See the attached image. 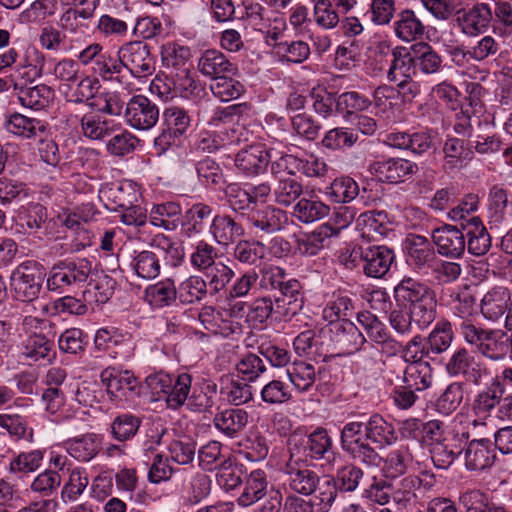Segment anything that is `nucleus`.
Instances as JSON below:
<instances>
[{
    "instance_id": "cd10ccee",
    "label": "nucleus",
    "mask_w": 512,
    "mask_h": 512,
    "mask_svg": "<svg viewBox=\"0 0 512 512\" xmlns=\"http://www.w3.org/2000/svg\"><path fill=\"white\" fill-rule=\"evenodd\" d=\"M444 169L454 170L465 166L474 157V150L469 142L457 137H448L443 146Z\"/></svg>"
},
{
    "instance_id": "b1692460",
    "label": "nucleus",
    "mask_w": 512,
    "mask_h": 512,
    "mask_svg": "<svg viewBox=\"0 0 512 512\" xmlns=\"http://www.w3.org/2000/svg\"><path fill=\"white\" fill-rule=\"evenodd\" d=\"M199 71L212 80L224 75H236L237 65L232 63L221 51L209 49L202 53L198 61Z\"/></svg>"
},
{
    "instance_id": "5fc2aeb1",
    "label": "nucleus",
    "mask_w": 512,
    "mask_h": 512,
    "mask_svg": "<svg viewBox=\"0 0 512 512\" xmlns=\"http://www.w3.org/2000/svg\"><path fill=\"white\" fill-rule=\"evenodd\" d=\"M177 293L181 303L195 304L207 296V283L204 278L192 275L180 283Z\"/></svg>"
},
{
    "instance_id": "774afa93",
    "label": "nucleus",
    "mask_w": 512,
    "mask_h": 512,
    "mask_svg": "<svg viewBox=\"0 0 512 512\" xmlns=\"http://www.w3.org/2000/svg\"><path fill=\"white\" fill-rule=\"evenodd\" d=\"M287 376L299 392L310 390L316 379L314 366L303 361L293 363L287 369Z\"/></svg>"
},
{
    "instance_id": "a19ab883",
    "label": "nucleus",
    "mask_w": 512,
    "mask_h": 512,
    "mask_svg": "<svg viewBox=\"0 0 512 512\" xmlns=\"http://www.w3.org/2000/svg\"><path fill=\"white\" fill-rule=\"evenodd\" d=\"M330 207L317 197L301 198L293 208V215L302 223H312L328 216Z\"/></svg>"
},
{
    "instance_id": "37998d69",
    "label": "nucleus",
    "mask_w": 512,
    "mask_h": 512,
    "mask_svg": "<svg viewBox=\"0 0 512 512\" xmlns=\"http://www.w3.org/2000/svg\"><path fill=\"white\" fill-rule=\"evenodd\" d=\"M220 394L235 406L249 402L253 396L252 388L246 381L234 379L230 375L221 377Z\"/></svg>"
},
{
    "instance_id": "39448f33",
    "label": "nucleus",
    "mask_w": 512,
    "mask_h": 512,
    "mask_svg": "<svg viewBox=\"0 0 512 512\" xmlns=\"http://www.w3.org/2000/svg\"><path fill=\"white\" fill-rule=\"evenodd\" d=\"M289 453L292 458L311 461L334 458L333 440L323 427L316 428L307 436L292 435L288 440Z\"/></svg>"
},
{
    "instance_id": "f704fd0d",
    "label": "nucleus",
    "mask_w": 512,
    "mask_h": 512,
    "mask_svg": "<svg viewBox=\"0 0 512 512\" xmlns=\"http://www.w3.org/2000/svg\"><path fill=\"white\" fill-rule=\"evenodd\" d=\"M394 30L396 36L405 42L421 39L425 34L423 22L410 9L403 10L398 14Z\"/></svg>"
},
{
    "instance_id": "6e6552de",
    "label": "nucleus",
    "mask_w": 512,
    "mask_h": 512,
    "mask_svg": "<svg viewBox=\"0 0 512 512\" xmlns=\"http://www.w3.org/2000/svg\"><path fill=\"white\" fill-rule=\"evenodd\" d=\"M43 266L36 261H26L18 265L12 272L11 288L16 299L32 302L37 299L44 282Z\"/></svg>"
},
{
    "instance_id": "a878e982",
    "label": "nucleus",
    "mask_w": 512,
    "mask_h": 512,
    "mask_svg": "<svg viewBox=\"0 0 512 512\" xmlns=\"http://www.w3.org/2000/svg\"><path fill=\"white\" fill-rule=\"evenodd\" d=\"M500 49L501 43L498 39L491 35H485L470 46L454 48L450 54L454 59L461 57L475 62H484L496 57Z\"/></svg>"
},
{
    "instance_id": "473e14b6",
    "label": "nucleus",
    "mask_w": 512,
    "mask_h": 512,
    "mask_svg": "<svg viewBox=\"0 0 512 512\" xmlns=\"http://www.w3.org/2000/svg\"><path fill=\"white\" fill-rule=\"evenodd\" d=\"M48 218L47 209L40 203H29L22 206L16 216V224L26 234L37 233Z\"/></svg>"
},
{
    "instance_id": "6e6d98bb",
    "label": "nucleus",
    "mask_w": 512,
    "mask_h": 512,
    "mask_svg": "<svg viewBox=\"0 0 512 512\" xmlns=\"http://www.w3.org/2000/svg\"><path fill=\"white\" fill-rule=\"evenodd\" d=\"M364 477V471L355 463H347L337 469L334 477L335 487L339 492H354Z\"/></svg>"
},
{
    "instance_id": "3c124183",
    "label": "nucleus",
    "mask_w": 512,
    "mask_h": 512,
    "mask_svg": "<svg viewBox=\"0 0 512 512\" xmlns=\"http://www.w3.org/2000/svg\"><path fill=\"white\" fill-rule=\"evenodd\" d=\"M0 427L15 440L25 439L31 442L33 439V430L28 427L26 418L10 409L0 412Z\"/></svg>"
},
{
    "instance_id": "f8f14e48",
    "label": "nucleus",
    "mask_w": 512,
    "mask_h": 512,
    "mask_svg": "<svg viewBox=\"0 0 512 512\" xmlns=\"http://www.w3.org/2000/svg\"><path fill=\"white\" fill-rule=\"evenodd\" d=\"M284 485L294 493L301 495H311L317 488L318 474L309 469L304 459L292 458L284 467Z\"/></svg>"
},
{
    "instance_id": "4be33fe9",
    "label": "nucleus",
    "mask_w": 512,
    "mask_h": 512,
    "mask_svg": "<svg viewBox=\"0 0 512 512\" xmlns=\"http://www.w3.org/2000/svg\"><path fill=\"white\" fill-rule=\"evenodd\" d=\"M270 162V153L262 144H253L241 149L235 157V165L247 175L263 173Z\"/></svg>"
},
{
    "instance_id": "0e129e2a",
    "label": "nucleus",
    "mask_w": 512,
    "mask_h": 512,
    "mask_svg": "<svg viewBox=\"0 0 512 512\" xmlns=\"http://www.w3.org/2000/svg\"><path fill=\"white\" fill-rule=\"evenodd\" d=\"M358 225L363 226L368 234H376L379 236H387L391 231L390 219L386 211H367L357 219Z\"/></svg>"
},
{
    "instance_id": "aec40b11",
    "label": "nucleus",
    "mask_w": 512,
    "mask_h": 512,
    "mask_svg": "<svg viewBox=\"0 0 512 512\" xmlns=\"http://www.w3.org/2000/svg\"><path fill=\"white\" fill-rule=\"evenodd\" d=\"M370 170L379 180L388 183L401 182L418 171L416 163L402 158H390L371 164Z\"/></svg>"
},
{
    "instance_id": "f3484780",
    "label": "nucleus",
    "mask_w": 512,
    "mask_h": 512,
    "mask_svg": "<svg viewBox=\"0 0 512 512\" xmlns=\"http://www.w3.org/2000/svg\"><path fill=\"white\" fill-rule=\"evenodd\" d=\"M246 219L256 232L267 234L281 230L287 223V213L272 205L253 207Z\"/></svg>"
},
{
    "instance_id": "de8ad7c7",
    "label": "nucleus",
    "mask_w": 512,
    "mask_h": 512,
    "mask_svg": "<svg viewBox=\"0 0 512 512\" xmlns=\"http://www.w3.org/2000/svg\"><path fill=\"white\" fill-rule=\"evenodd\" d=\"M142 420L140 417L132 413H122L114 418L110 424V432L116 441L126 442L133 439L140 426Z\"/></svg>"
},
{
    "instance_id": "423d86ee",
    "label": "nucleus",
    "mask_w": 512,
    "mask_h": 512,
    "mask_svg": "<svg viewBox=\"0 0 512 512\" xmlns=\"http://www.w3.org/2000/svg\"><path fill=\"white\" fill-rule=\"evenodd\" d=\"M445 371L451 377H461L467 383L483 387L494 376L487 365L465 347H459L451 354L445 364Z\"/></svg>"
},
{
    "instance_id": "58836bf2",
    "label": "nucleus",
    "mask_w": 512,
    "mask_h": 512,
    "mask_svg": "<svg viewBox=\"0 0 512 512\" xmlns=\"http://www.w3.org/2000/svg\"><path fill=\"white\" fill-rule=\"evenodd\" d=\"M509 296L503 288H493L481 300V313L487 320L497 321L503 317L508 308Z\"/></svg>"
},
{
    "instance_id": "4468645a",
    "label": "nucleus",
    "mask_w": 512,
    "mask_h": 512,
    "mask_svg": "<svg viewBox=\"0 0 512 512\" xmlns=\"http://www.w3.org/2000/svg\"><path fill=\"white\" fill-rule=\"evenodd\" d=\"M432 241L437 253L449 259H460L466 250L464 232L453 225H444L432 231Z\"/></svg>"
},
{
    "instance_id": "69168bd1",
    "label": "nucleus",
    "mask_w": 512,
    "mask_h": 512,
    "mask_svg": "<svg viewBox=\"0 0 512 512\" xmlns=\"http://www.w3.org/2000/svg\"><path fill=\"white\" fill-rule=\"evenodd\" d=\"M150 246L162 252L164 261L171 267H176L183 261V247L164 234L155 235L151 240Z\"/></svg>"
},
{
    "instance_id": "9b49d317",
    "label": "nucleus",
    "mask_w": 512,
    "mask_h": 512,
    "mask_svg": "<svg viewBox=\"0 0 512 512\" xmlns=\"http://www.w3.org/2000/svg\"><path fill=\"white\" fill-rule=\"evenodd\" d=\"M100 378L111 399H128L141 394L142 385L129 370L108 367L101 372Z\"/></svg>"
},
{
    "instance_id": "13d9d810",
    "label": "nucleus",
    "mask_w": 512,
    "mask_h": 512,
    "mask_svg": "<svg viewBox=\"0 0 512 512\" xmlns=\"http://www.w3.org/2000/svg\"><path fill=\"white\" fill-rule=\"evenodd\" d=\"M484 358L494 362L508 359V335L502 330L492 332L489 339L478 351Z\"/></svg>"
},
{
    "instance_id": "1a4fd4ad",
    "label": "nucleus",
    "mask_w": 512,
    "mask_h": 512,
    "mask_svg": "<svg viewBox=\"0 0 512 512\" xmlns=\"http://www.w3.org/2000/svg\"><path fill=\"white\" fill-rule=\"evenodd\" d=\"M119 57L123 61L125 70L134 77H145L155 70L150 46L143 41H130L122 45L119 49Z\"/></svg>"
},
{
    "instance_id": "e2e57ef3",
    "label": "nucleus",
    "mask_w": 512,
    "mask_h": 512,
    "mask_svg": "<svg viewBox=\"0 0 512 512\" xmlns=\"http://www.w3.org/2000/svg\"><path fill=\"white\" fill-rule=\"evenodd\" d=\"M205 283L211 296L224 290L228 283L234 277V271L222 262H217L214 266L204 271Z\"/></svg>"
},
{
    "instance_id": "49530a36",
    "label": "nucleus",
    "mask_w": 512,
    "mask_h": 512,
    "mask_svg": "<svg viewBox=\"0 0 512 512\" xmlns=\"http://www.w3.org/2000/svg\"><path fill=\"white\" fill-rule=\"evenodd\" d=\"M198 318L204 328L213 334L229 336L234 332L232 323L225 319L224 314L213 306H203Z\"/></svg>"
},
{
    "instance_id": "c9c22d12",
    "label": "nucleus",
    "mask_w": 512,
    "mask_h": 512,
    "mask_svg": "<svg viewBox=\"0 0 512 512\" xmlns=\"http://www.w3.org/2000/svg\"><path fill=\"white\" fill-rule=\"evenodd\" d=\"M15 89H19L18 100L21 105L35 110L44 109L54 98V90L45 84L20 88L15 84Z\"/></svg>"
},
{
    "instance_id": "412c9836",
    "label": "nucleus",
    "mask_w": 512,
    "mask_h": 512,
    "mask_svg": "<svg viewBox=\"0 0 512 512\" xmlns=\"http://www.w3.org/2000/svg\"><path fill=\"white\" fill-rule=\"evenodd\" d=\"M249 415L241 408H226L219 410L213 417L215 429L226 438H237L246 428Z\"/></svg>"
},
{
    "instance_id": "603ef678",
    "label": "nucleus",
    "mask_w": 512,
    "mask_h": 512,
    "mask_svg": "<svg viewBox=\"0 0 512 512\" xmlns=\"http://www.w3.org/2000/svg\"><path fill=\"white\" fill-rule=\"evenodd\" d=\"M427 339V349L431 356L445 352L452 344L454 333L449 321L441 320L436 323Z\"/></svg>"
},
{
    "instance_id": "f03ea898",
    "label": "nucleus",
    "mask_w": 512,
    "mask_h": 512,
    "mask_svg": "<svg viewBox=\"0 0 512 512\" xmlns=\"http://www.w3.org/2000/svg\"><path fill=\"white\" fill-rule=\"evenodd\" d=\"M394 299L396 307L391 309L388 321L400 335L410 334L413 325L425 329L436 318L435 291L419 280L403 278L394 288Z\"/></svg>"
},
{
    "instance_id": "ddd939ff",
    "label": "nucleus",
    "mask_w": 512,
    "mask_h": 512,
    "mask_svg": "<svg viewBox=\"0 0 512 512\" xmlns=\"http://www.w3.org/2000/svg\"><path fill=\"white\" fill-rule=\"evenodd\" d=\"M409 264L419 273L430 274V269L437 259L432 243L424 236L409 234L405 240Z\"/></svg>"
},
{
    "instance_id": "7c9ffc66",
    "label": "nucleus",
    "mask_w": 512,
    "mask_h": 512,
    "mask_svg": "<svg viewBox=\"0 0 512 512\" xmlns=\"http://www.w3.org/2000/svg\"><path fill=\"white\" fill-rule=\"evenodd\" d=\"M177 298L175 282L170 278L149 285L144 291L145 301L156 309L171 306Z\"/></svg>"
},
{
    "instance_id": "052dcab7",
    "label": "nucleus",
    "mask_w": 512,
    "mask_h": 512,
    "mask_svg": "<svg viewBox=\"0 0 512 512\" xmlns=\"http://www.w3.org/2000/svg\"><path fill=\"white\" fill-rule=\"evenodd\" d=\"M464 398V383L452 382L435 402L436 410L443 415H450L462 403Z\"/></svg>"
},
{
    "instance_id": "a18cd8bd",
    "label": "nucleus",
    "mask_w": 512,
    "mask_h": 512,
    "mask_svg": "<svg viewBox=\"0 0 512 512\" xmlns=\"http://www.w3.org/2000/svg\"><path fill=\"white\" fill-rule=\"evenodd\" d=\"M130 267L138 277L145 280L155 279L161 269L158 255L150 250L135 252Z\"/></svg>"
},
{
    "instance_id": "0eeeda50",
    "label": "nucleus",
    "mask_w": 512,
    "mask_h": 512,
    "mask_svg": "<svg viewBox=\"0 0 512 512\" xmlns=\"http://www.w3.org/2000/svg\"><path fill=\"white\" fill-rule=\"evenodd\" d=\"M91 270L92 263L86 258L60 261L50 270L47 288L50 291L65 292L70 287L86 282Z\"/></svg>"
},
{
    "instance_id": "dca6fc26",
    "label": "nucleus",
    "mask_w": 512,
    "mask_h": 512,
    "mask_svg": "<svg viewBox=\"0 0 512 512\" xmlns=\"http://www.w3.org/2000/svg\"><path fill=\"white\" fill-rule=\"evenodd\" d=\"M493 19L489 4L477 3L468 10L458 12L457 22L461 32L469 37L484 33Z\"/></svg>"
},
{
    "instance_id": "680f3d73",
    "label": "nucleus",
    "mask_w": 512,
    "mask_h": 512,
    "mask_svg": "<svg viewBox=\"0 0 512 512\" xmlns=\"http://www.w3.org/2000/svg\"><path fill=\"white\" fill-rule=\"evenodd\" d=\"M234 75H224L213 80L210 89L215 97L223 102L239 98L244 92V85L233 78Z\"/></svg>"
},
{
    "instance_id": "a211bd4d",
    "label": "nucleus",
    "mask_w": 512,
    "mask_h": 512,
    "mask_svg": "<svg viewBox=\"0 0 512 512\" xmlns=\"http://www.w3.org/2000/svg\"><path fill=\"white\" fill-rule=\"evenodd\" d=\"M358 321L362 325L368 338L380 345L382 350L390 355L400 352L402 344L394 339L385 324L375 315L366 312L358 315Z\"/></svg>"
},
{
    "instance_id": "79ce46f5",
    "label": "nucleus",
    "mask_w": 512,
    "mask_h": 512,
    "mask_svg": "<svg viewBox=\"0 0 512 512\" xmlns=\"http://www.w3.org/2000/svg\"><path fill=\"white\" fill-rule=\"evenodd\" d=\"M267 477L265 471L256 469L247 476L244 491L238 498L242 506H249L260 500L267 492Z\"/></svg>"
},
{
    "instance_id": "f257e3e1",
    "label": "nucleus",
    "mask_w": 512,
    "mask_h": 512,
    "mask_svg": "<svg viewBox=\"0 0 512 512\" xmlns=\"http://www.w3.org/2000/svg\"><path fill=\"white\" fill-rule=\"evenodd\" d=\"M397 440L395 429L380 414L361 413L347 421L340 431V446L352 459L366 466H379L381 456L372 444L392 445Z\"/></svg>"
},
{
    "instance_id": "7ed1b4c3",
    "label": "nucleus",
    "mask_w": 512,
    "mask_h": 512,
    "mask_svg": "<svg viewBox=\"0 0 512 512\" xmlns=\"http://www.w3.org/2000/svg\"><path fill=\"white\" fill-rule=\"evenodd\" d=\"M506 387L499 375L490 377L474 395L471 412L474 416V427L485 426L496 417L504 421H512V394L504 397Z\"/></svg>"
},
{
    "instance_id": "4c0bfd02",
    "label": "nucleus",
    "mask_w": 512,
    "mask_h": 512,
    "mask_svg": "<svg viewBox=\"0 0 512 512\" xmlns=\"http://www.w3.org/2000/svg\"><path fill=\"white\" fill-rule=\"evenodd\" d=\"M212 215V208L204 203H196L189 208L182 221L183 234L194 237L202 233Z\"/></svg>"
},
{
    "instance_id": "5701e85b",
    "label": "nucleus",
    "mask_w": 512,
    "mask_h": 512,
    "mask_svg": "<svg viewBox=\"0 0 512 512\" xmlns=\"http://www.w3.org/2000/svg\"><path fill=\"white\" fill-rule=\"evenodd\" d=\"M496 454L489 439L470 440L464 453L465 467L470 471H482L494 464Z\"/></svg>"
},
{
    "instance_id": "338daca9",
    "label": "nucleus",
    "mask_w": 512,
    "mask_h": 512,
    "mask_svg": "<svg viewBox=\"0 0 512 512\" xmlns=\"http://www.w3.org/2000/svg\"><path fill=\"white\" fill-rule=\"evenodd\" d=\"M134 196V193L127 191L123 185L117 183L106 185L100 190V198L107 201L105 206L114 211L129 207L130 203H133Z\"/></svg>"
},
{
    "instance_id": "20e7f679",
    "label": "nucleus",
    "mask_w": 512,
    "mask_h": 512,
    "mask_svg": "<svg viewBox=\"0 0 512 512\" xmlns=\"http://www.w3.org/2000/svg\"><path fill=\"white\" fill-rule=\"evenodd\" d=\"M319 333L322 344L336 351L339 356L359 351L366 342L362 332L349 320H330Z\"/></svg>"
},
{
    "instance_id": "72a5a7b5",
    "label": "nucleus",
    "mask_w": 512,
    "mask_h": 512,
    "mask_svg": "<svg viewBox=\"0 0 512 512\" xmlns=\"http://www.w3.org/2000/svg\"><path fill=\"white\" fill-rule=\"evenodd\" d=\"M210 232L219 245L227 246L244 234L241 224L229 215H216L210 225Z\"/></svg>"
},
{
    "instance_id": "8fccbe9b",
    "label": "nucleus",
    "mask_w": 512,
    "mask_h": 512,
    "mask_svg": "<svg viewBox=\"0 0 512 512\" xmlns=\"http://www.w3.org/2000/svg\"><path fill=\"white\" fill-rule=\"evenodd\" d=\"M432 382L433 374L429 363L410 364L404 370L403 383L416 392L428 389Z\"/></svg>"
},
{
    "instance_id": "ea45409f",
    "label": "nucleus",
    "mask_w": 512,
    "mask_h": 512,
    "mask_svg": "<svg viewBox=\"0 0 512 512\" xmlns=\"http://www.w3.org/2000/svg\"><path fill=\"white\" fill-rule=\"evenodd\" d=\"M181 207L176 202H166L154 205L149 214V222L167 231L175 230L179 223Z\"/></svg>"
},
{
    "instance_id": "c756f323",
    "label": "nucleus",
    "mask_w": 512,
    "mask_h": 512,
    "mask_svg": "<svg viewBox=\"0 0 512 512\" xmlns=\"http://www.w3.org/2000/svg\"><path fill=\"white\" fill-rule=\"evenodd\" d=\"M54 343L41 333H33L23 341L21 356L29 364L40 360L51 362L55 357Z\"/></svg>"
},
{
    "instance_id": "c85d7f7f",
    "label": "nucleus",
    "mask_w": 512,
    "mask_h": 512,
    "mask_svg": "<svg viewBox=\"0 0 512 512\" xmlns=\"http://www.w3.org/2000/svg\"><path fill=\"white\" fill-rule=\"evenodd\" d=\"M409 61L415 69L425 75L437 74L443 68L442 57L426 42L415 43L411 46Z\"/></svg>"
},
{
    "instance_id": "bf43d9fd",
    "label": "nucleus",
    "mask_w": 512,
    "mask_h": 512,
    "mask_svg": "<svg viewBox=\"0 0 512 512\" xmlns=\"http://www.w3.org/2000/svg\"><path fill=\"white\" fill-rule=\"evenodd\" d=\"M224 195L230 208L244 217L254 207L247 185L230 183L224 188Z\"/></svg>"
},
{
    "instance_id": "9d476101",
    "label": "nucleus",
    "mask_w": 512,
    "mask_h": 512,
    "mask_svg": "<svg viewBox=\"0 0 512 512\" xmlns=\"http://www.w3.org/2000/svg\"><path fill=\"white\" fill-rule=\"evenodd\" d=\"M124 119L128 126L135 130L147 131L159 120L158 106L144 95H134L124 110Z\"/></svg>"
},
{
    "instance_id": "09e8293b",
    "label": "nucleus",
    "mask_w": 512,
    "mask_h": 512,
    "mask_svg": "<svg viewBox=\"0 0 512 512\" xmlns=\"http://www.w3.org/2000/svg\"><path fill=\"white\" fill-rule=\"evenodd\" d=\"M89 485L85 468L75 467L69 470L68 479L61 489V499L64 503L76 501Z\"/></svg>"
},
{
    "instance_id": "393cba45",
    "label": "nucleus",
    "mask_w": 512,
    "mask_h": 512,
    "mask_svg": "<svg viewBox=\"0 0 512 512\" xmlns=\"http://www.w3.org/2000/svg\"><path fill=\"white\" fill-rule=\"evenodd\" d=\"M463 229L468 253L477 257L486 255L492 247V237L480 218L472 217Z\"/></svg>"
},
{
    "instance_id": "864d4df0",
    "label": "nucleus",
    "mask_w": 512,
    "mask_h": 512,
    "mask_svg": "<svg viewBox=\"0 0 512 512\" xmlns=\"http://www.w3.org/2000/svg\"><path fill=\"white\" fill-rule=\"evenodd\" d=\"M61 483L62 477L58 471L45 469L32 480L29 490L41 498L48 499L57 493Z\"/></svg>"
},
{
    "instance_id": "6ab92c4d",
    "label": "nucleus",
    "mask_w": 512,
    "mask_h": 512,
    "mask_svg": "<svg viewBox=\"0 0 512 512\" xmlns=\"http://www.w3.org/2000/svg\"><path fill=\"white\" fill-rule=\"evenodd\" d=\"M395 260L393 249L385 245L365 246L363 273L370 278H382Z\"/></svg>"
},
{
    "instance_id": "2eb2a0df",
    "label": "nucleus",
    "mask_w": 512,
    "mask_h": 512,
    "mask_svg": "<svg viewBox=\"0 0 512 512\" xmlns=\"http://www.w3.org/2000/svg\"><path fill=\"white\" fill-rule=\"evenodd\" d=\"M274 294L275 313L284 317L297 315L304 306V292L299 280L289 277Z\"/></svg>"
},
{
    "instance_id": "c03bdc74",
    "label": "nucleus",
    "mask_w": 512,
    "mask_h": 512,
    "mask_svg": "<svg viewBox=\"0 0 512 512\" xmlns=\"http://www.w3.org/2000/svg\"><path fill=\"white\" fill-rule=\"evenodd\" d=\"M115 286L116 281L112 277L99 276L89 282L82 293L83 300L88 304H104L113 296Z\"/></svg>"
},
{
    "instance_id": "e433bc0d",
    "label": "nucleus",
    "mask_w": 512,
    "mask_h": 512,
    "mask_svg": "<svg viewBox=\"0 0 512 512\" xmlns=\"http://www.w3.org/2000/svg\"><path fill=\"white\" fill-rule=\"evenodd\" d=\"M5 128L9 133L18 137L30 139L46 130V125L36 119L20 113H13L6 118Z\"/></svg>"
},
{
    "instance_id": "bb28decb",
    "label": "nucleus",
    "mask_w": 512,
    "mask_h": 512,
    "mask_svg": "<svg viewBox=\"0 0 512 512\" xmlns=\"http://www.w3.org/2000/svg\"><path fill=\"white\" fill-rule=\"evenodd\" d=\"M381 459V472L387 479H396L404 475L413 463V455L408 445H399L390 449Z\"/></svg>"
},
{
    "instance_id": "4d7b16f0",
    "label": "nucleus",
    "mask_w": 512,
    "mask_h": 512,
    "mask_svg": "<svg viewBox=\"0 0 512 512\" xmlns=\"http://www.w3.org/2000/svg\"><path fill=\"white\" fill-rule=\"evenodd\" d=\"M338 490L335 487L334 480H318L317 488L312 492L309 499L315 512H328L335 502Z\"/></svg>"
},
{
    "instance_id": "2f4dec72",
    "label": "nucleus",
    "mask_w": 512,
    "mask_h": 512,
    "mask_svg": "<svg viewBox=\"0 0 512 512\" xmlns=\"http://www.w3.org/2000/svg\"><path fill=\"white\" fill-rule=\"evenodd\" d=\"M101 449V437L94 433H87L81 437L69 439L66 442L68 454L80 462L92 460Z\"/></svg>"
}]
</instances>
